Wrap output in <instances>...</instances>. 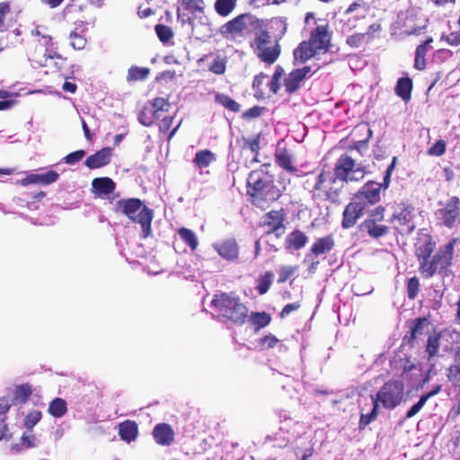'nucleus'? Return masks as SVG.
Returning <instances> with one entry per match:
<instances>
[{"label":"nucleus","instance_id":"1","mask_svg":"<svg viewBox=\"0 0 460 460\" xmlns=\"http://www.w3.org/2000/svg\"><path fill=\"white\" fill-rule=\"evenodd\" d=\"M366 175V166L361 163L357 164L349 155H341L337 160L334 173L323 171L315 176L310 192L314 200L336 201L342 184L339 181H359Z\"/></svg>","mask_w":460,"mask_h":460},{"label":"nucleus","instance_id":"2","mask_svg":"<svg viewBox=\"0 0 460 460\" xmlns=\"http://www.w3.org/2000/svg\"><path fill=\"white\" fill-rule=\"evenodd\" d=\"M247 187L252 204L262 209L278 200L284 190L280 183H276L269 164H264L249 173Z\"/></svg>","mask_w":460,"mask_h":460},{"label":"nucleus","instance_id":"3","mask_svg":"<svg viewBox=\"0 0 460 460\" xmlns=\"http://www.w3.org/2000/svg\"><path fill=\"white\" fill-rule=\"evenodd\" d=\"M279 30V33L271 36L269 31L260 29L250 40V46L256 57L265 64H274L280 56L281 46L280 39L287 31V23L281 18H276L272 21Z\"/></svg>","mask_w":460,"mask_h":460},{"label":"nucleus","instance_id":"4","mask_svg":"<svg viewBox=\"0 0 460 460\" xmlns=\"http://www.w3.org/2000/svg\"><path fill=\"white\" fill-rule=\"evenodd\" d=\"M117 208L131 221L138 223L142 227V236L146 238L151 234V223L153 210L146 206L138 199H120L117 202Z\"/></svg>","mask_w":460,"mask_h":460},{"label":"nucleus","instance_id":"5","mask_svg":"<svg viewBox=\"0 0 460 460\" xmlns=\"http://www.w3.org/2000/svg\"><path fill=\"white\" fill-rule=\"evenodd\" d=\"M404 386L402 381L386 382L376 396H371V402H376L377 406L381 404L384 408L393 410L398 406L403 397Z\"/></svg>","mask_w":460,"mask_h":460},{"label":"nucleus","instance_id":"6","mask_svg":"<svg viewBox=\"0 0 460 460\" xmlns=\"http://www.w3.org/2000/svg\"><path fill=\"white\" fill-rule=\"evenodd\" d=\"M439 208L435 212L436 218L441 226L449 229L460 224V199L452 196L445 202L438 203Z\"/></svg>","mask_w":460,"mask_h":460},{"label":"nucleus","instance_id":"7","mask_svg":"<svg viewBox=\"0 0 460 460\" xmlns=\"http://www.w3.org/2000/svg\"><path fill=\"white\" fill-rule=\"evenodd\" d=\"M261 28L260 21L251 13H243L232 19V40L252 38Z\"/></svg>","mask_w":460,"mask_h":460},{"label":"nucleus","instance_id":"8","mask_svg":"<svg viewBox=\"0 0 460 460\" xmlns=\"http://www.w3.org/2000/svg\"><path fill=\"white\" fill-rule=\"evenodd\" d=\"M31 35L37 37L39 44L45 48L43 56L35 60L39 66H49L54 59L63 60L57 51L52 37L47 33L46 28L37 26L31 31Z\"/></svg>","mask_w":460,"mask_h":460},{"label":"nucleus","instance_id":"9","mask_svg":"<svg viewBox=\"0 0 460 460\" xmlns=\"http://www.w3.org/2000/svg\"><path fill=\"white\" fill-rule=\"evenodd\" d=\"M210 307L212 317L219 323L226 324L228 329L230 296L226 293L216 295L211 301Z\"/></svg>","mask_w":460,"mask_h":460},{"label":"nucleus","instance_id":"10","mask_svg":"<svg viewBox=\"0 0 460 460\" xmlns=\"http://www.w3.org/2000/svg\"><path fill=\"white\" fill-rule=\"evenodd\" d=\"M315 71L310 66H305L291 71L284 81L286 92L289 94L296 93L302 86L303 82L311 77Z\"/></svg>","mask_w":460,"mask_h":460},{"label":"nucleus","instance_id":"11","mask_svg":"<svg viewBox=\"0 0 460 460\" xmlns=\"http://www.w3.org/2000/svg\"><path fill=\"white\" fill-rule=\"evenodd\" d=\"M285 213L283 209L271 210L266 213L261 221V226L265 228L266 233H275L277 236L284 232Z\"/></svg>","mask_w":460,"mask_h":460},{"label":"nucleus","instance_id":"12","mask_svg":"<svg viewBox=\"0 0 460 460\" xmlns=\"http://www.w3.org/2000/svg\"><path fill=\"white\" fill-rule=\"evenodd\" d=\"M313 48L319 53L326 52L330 47L331 34L327 24H318L310 33L308 40Z\"/></svg>","mask_w":460,"mask_h":460},{"label":"nucleus","instance_id":"13","mask_svg":"<svg viewBox=\"0 0 460 460\" xmlns=\"http://www.w3.org/2000/svg\"><path fill=\"white\" fill-rule=\"evenodd\" d=\"M380 190L381 186L378 185V182L369 181L356 193L354 199L357 201L363 202L366 208L367 205H374L379 202Z\"/></svg>","mask_w":460,"mask_h":460},{"label":"nucleus","instance_id":"14","mask_svg":"<svg viewBox=\"0 0 460 460\" xmlns=\"http://www.w3.org/2000/svg\"><path fill=\"white\" fill-rule=\"evenodd\" d=\"M365 204L353 199L344 208L341 226L345 229L352 227L363 216Z\"/></svg>","mask_w":460,"mask_h":460},{"label":"nucleus","instance_id":"15","mask_svg":"<svg viewBox=\"0 0 460 460\" xmlns=\"http://www.w3.org/2000/svg\"><path fill=\"white\" fill-rule=\"evenodd\" d=\"M446 334L440 332L438 334H434L433 336H429L428 339L426 352L428 353V360L430 365L428 374L435 375L438 372V369L435 367V364L433 363L435 358L438 356V349L442 344V341L445 339Z\"/></svg>","mask_w":460,"mask_h":460},{"label":"nucleus","instance_id":"16","mask_svg":"<svg viewBox=\"0 0 460 460\" xmlns=\"http://www.w3.org/2000/svg\"><path fill=\"white\" fill-rule=\"evenodd\" d=\"M455 241H451L446 245L439 248L438 252L433 256L435 264L438 270L447 269L451 265L454 253Z\"/></svg>","mask_w":460,"mask_h":460},{"label":"nucleus","instance_id":"17","mask_svg":"<svg viewBox=\"0 0 460 460\" xmlns=\"http://www.w3.org/2000/svg\"><path fill=\"white\" fill-rule=\"evenodd\" d=\"M155 442L161 446H170L174 440V431L167 423H159L153 429Z\"/></svg>","mask_w":460,"mask_h":460},{"label":"nucleus","instance_id":"18","mask_svg":"<svg viewBox=\"0 0 460 460\" xmlns=\"http://www.w3.org/2000/svg\"><path fill=\"white\" fill-rule=\"evenodd\" d=\"M319 54L308 40L302 41L293 51L294 64H303L307 60Z\"/></svg>","mask_w":460,"mask_h":460},{"label":"nucleus","instance_id":"19","mask_svg":"<svg viewBox=\"0 0 460 460\" xmlns=\"http://www.w3.org/2000/svg\"><path fill=\"white\" fill-rule=\"evenodd\" d=\"M111 148H102L95 154L88 156L84 164L90 169H97L105 166L111 162Z\"/></svg>","mask_w":460,"mask_h":460},{"label":"nucleus","instance_id":"20","mask_svg":"<svg viewBox=\"0 0 460 460\" xmlns=\"http://www.w3.org/2000/svg\"><path fill=\"white\" fill-rule=\"evenodd\" d=\"M308 236L302 231L296 229L289 233L285 240V248L288 251H298L305 246Z\"/></svg>","mask_w":460,"mask_h":460},{"label":"nucleus","instance_id":"21","mask_svg":"<svg viewBox=\"0 0 460 460\" xmlns=\"http://www.w3.org/2000/svg\"><path fill=\"white\" fill-rule=\"evenodd\" d=\"M92 188L95 195L104 197L113 193L116 184L109 177H100L93 180Z\"/></svg>","mask_w":460,"mask_h":460},{"label":"nucleus","instance_id":"22","mask_svg":"<svg viewBox=\"0 0 460 460\" xmlns=\"http://www.w3.org/2000/svg\"><path fill=\"white\" fill-rule=\"evenodd\" d=\"M275 160L278 165L288 172H296V168L294 166V157L290 152H288L281 144L279 142L276 152Z\"/></svg>","mask_w":460,"mask_h":460},{"label":"nucleus","instance_id":"23","mask_svg":"<svg viewBox=\"0 0 460 460\" xmlns=\"http://www.w3.org/2000/svg\"><path fill=\"white\" fill-rule=\"evenodd\" d=\"M40 440L32 431L26 430L22 433L21 441L12 446V450L15 453H19L29 448L37 447L40 446Z\"/></svg>","mask_w":460,"mask_h":460},{"label":"nucleus","instance_id":"24","mask_svg":"<svg viewBox=\"0 0 460 460\" xmlns=\"http://www.w3.org/2000/svg\"><path fill=\"white\" fill-rule=\"evenodd\" d=\"M360 228L361 231L367 232L372 238L383 237L389 232L388 226L377 224L375 219H366L360 225Z\"/></svg>","mask_w":460,"mask_h":460},{"label":"nucleus","instance_id":"25","mask_svg":"<svg viewBox=\"0 0 460 460\" xmlns=\"http://www.w3.org/2000/svg\"><path fill=\"white\" fill-rule=\"evenodd\" d=\"M413 209L411 207L403 208L400 212L394 215V221L397 222L400 226H406V233L410 234L415 229L412 223Z\"/></svg>","mask_w":460,"mask_h":460},{"label":"nucleus","instance_id":"26","mask_svg":"<svg viewBox=\"0 0 460 460\" xmlns=\"http://www.w3.org/2000/svg\"><path fill=\"white\" fill-rule=\"evenodd\" d=\"M435 242H433L431 236L429 235H425L422 238H420L416 244L415 251L418 261L425 260L427 257H430L435 249Z\"/></svg>","mask_w":460,"mask_h":460},{"label":"nucleus","instance_id":"27","mask_svg":"<svg viewBox=\"0 0 460 460\" xmlns=\"http://www.w3.org/2000/svg\"><path fill=\"white\" fill-rule=\"evenodd\" d=\"M334 247V239L332 235L318 238L311 247V252L319 256L331 252Z\"/></svg>","mask_w":460,"mask_h":460},{"label":"nucleus","instance_id":"28","mask_svg":"<svg viewBox=\"0 0 460 460\" xmlns=\"http://www.w3.org/2000/svg\"><path fill=\"white\" fill-rule=\"evenodd\" d=\"M137 433L138 429L135 421L126 420L119 424V434L122 440L130 443L137 438Z\"/></svg>","mask_w":460,"mask_h":460},{"label":"nucleus","instance_id":"29","mask_svg":"<svg viewBox=\"0 0 460 460\" xmlns=\"http://www.w3.org/2000/svg\"><path fill=\"white\" fill-rule=\"evenodd\" d=\"M67 412V402L66 400L57 397L53 399L48 408V413L54 418L60 419Z\"/></svg>","mask_w":460,"mask_h":460},{"label":"nucleus","instance_id":"30","mask_svg":"<svg viewBox=\"0 0 460 460\" xmlns=\"http://www.w3.org/2000/svg\"><path fill=\"white\" fill-rule=\"evenodd\" d=\"M412 81L409 77L399 78L395 86L396 94L407 102L411 99Z\"/></svg>","mask_w":460,"mask_h":460},{"label":"nucleus","instance_id":"31","mask_svg":"<svg viewBox=\"0 0 460 460\" xmlns=\"http://www.w3.org/2000/svg\"><path fill=\"white\" fill-rule=\"evenodd\" d=\"M379 26H376L375 24L370 25L368 28V31L365 33H355L347 38V44L349 45L352 48H358L363 43L370 40V31H376L378 30Z\"/></svg>","mask_w":460,"mask_h":460},{"label":"nucleus","instance_id":"32","mask_svg":"<svg viewBox=\"0 0 460 460\" xmlns=\"http://www.w3.org/2000/svg\"><path fill=\"white\" fill-rule=\"evenodd\" d=\"M419 261V271L421 276L425 279L433 277L438 270L433 257H427L425 260H420Z\"/></svg>","mask_w":460,"mask_h":460},{"label":"nucleus","instance_id":"33","mask_svg":"<svg viewBox=\"0 0 460 460\" xmlns=\"http://www.w3.org/2000/svg\"><path fill=\"white\" fill-rule=\"evenodd\" d=\"M215 160V155L209 150H201L196 153L194 164L200 169L208 167Z\"/></svg>","mask_w":460,"mask_h":460},{"label":"nucleus","instance_id":"34","mask_svg":"<svg viewBox=\"0 0 460 460\" xmlns=\"http://www.w3.org/2000/svg\"><path fill=\"white\" fill-rule=\"evenodd\" d=\"M270 320V315L266 312L252 313L249 316V322L255 326L256 330H260L269 325Z\"/></svg>","mask_w":460,"mask_h":460},{"label":"nucleus","instance_id":"35","mask_svg":"<svg viewBox=\"0 0 460 460\" xmlns=\"http://www.w3.org/2000/svg\"><path fill=\"white\" fill-rule=\"evenodd\" d=\"M32 394L31 385L22 384L17 385L14 390L13 400L19 403H25Z\"/></svg>","mask_w":460,"mask_h":460},{"label":"nucleus","instance_id":"36","mask_svg":"<svg viewBox=\"0 0 460 460\" xmlns=\"http://www.w3.org/2000/svg\"><path fill=\"white\" fill-rule=\"evenodd\" d=\"M248 317V309L245 305L235 302L232 305V322L242 324Z\"/></svg>","mask_w":460,"mask_h":460},{"label":"nucleus","instance_id":"37","mask_svg":"<svg viewBox=\"0 0 460 460\" xmlns=\"http://www.w3.org/2000/svg\"><path fill=\"white\" fill-rule=\"evenodd\" d=\"M274 279V274L267 271L257 279L256 289L260 295H264L270 289Z\"/></svg>","mask_w":460,"mask_h":460},{"label":"nucleus","instance_id":"38","mask_svg":"<svg viewBox=\"0 0 460 460\" xmlns=\"http://www.w3.org/2000/svg\"><path fill=\"white\" fill-rule=\"evenodd\" d=\"M178 234L181 239L194 251L198 247L199 242L196 234L188 228L181 227L179 229Z\"/></svg>","mask_w":460,"mask_h":460},{"label":"nucleus","instance_id":"39","mask_svg":"<svg viewBox=\"0 0 460 460\" xmlns=\"http://www.w3.org/2000/svg\"><path fill=\"white\" fill-rule=\"evenodd\" d=\"M150 73V69L147 67H139L137 66H132L128 71L127 75V81H142L145 80Z\"/></svg>","mask_w":460,"mask_h":460},{"label":"nucleus","instance_id":"40","mask_svg":"<svg viewBox=\"0 0 460 460\" xmlns=\"http://www.w3.org/2000/svg\"><path fill=\"white\" fill-rule=\"evenodd\" d=\"M42 412L39 410L29 411L22 420V425L26 430L32 431L34 426L41 420Z\"/></svg>","mask_w":460,"mask_h":460},{"label":"nucleus","instance_id":"41","mask_svg":"<svg viewBox=\"0 0 460 460\" xmlns=\"http://www.w3.org/2000/svg\"><path fill=\"white\" fill-rule=\"evenodd\" d=\"M372 402V409H371L370 412L364 413L363 412L364 409L361 410L362 412L360 415V420H359V424H358V427L360 429H365L369 423L374 421L376 420V418L377 417V414H378L377 403H376V402Z\"/></svg>","mask_w":460,"mask_h":460},{"label":"nucleus","instance_id":"42","mask_svg":"<svg viewBox=\"0 0 460 460\" xmlns=\"http://www.w3.org/2000/svg\"><path fill=\"white\" fill-rule=\"evenodd\" d=\"M178 6L186 9L187 12L194 14L196 13H203V0H181Z\"/></svg>","mask_w":460,"mask_h":460},{"label":"nucleus","instance_id":"43","mask_svg":"<svg viewBox=\"0 0 460 460\" xmlns=\"http://www.w3.org/2000/svg\"><path fill=\"white\" fill-rule=\"evenodd\" d=\"M227 58L222 55H217L209 66V71L217 75H221L226 71Z\"/></svg>","mask_w":460,"mask_h":460},{"label":"nucleus","instance_id":"44","mask_svg":"<svg viewBox=\"0 0 460 460\" xmlns=\"http://www.w3.org/2000/svg\"><path fill=\"white\" fill-rule=\"evenodd\" d=\"M70 46L76 50L84 49L86 45V38L83 33L75 31H71L69 34Z\"/></svg>","mask_w":460,"mask_h":460},{"label":"nucleus","instance_id":"45","mask_svg":"<svg viewBox=\"0 0 460 460\" xmlns=\"http://www.w3.org/2000/svg\"><path fill=\"white\" fill-rule=\"evenodd\" d=\"M149 109H154L155 111H161L163 113H168L171 108V104L168 100L157 97L151 101L150 106H147Z\"/></svg>","mask_w":460,"mask_h":460},{"label":"nucleus","instance_id":"46","mask_svg":"<svg viewBox=\"0 0 460 460\" xmlns=\"http://www.w3.org/2000/svg\"><path fill=\"white\" fill-rule=\"evenodd\" d=\"M265 111V107L255 105L243 111L241 115V118L244 120L251 121L256 118L261 117Z\"/></svg>","mask_w":460,"mask_h":460},{"label":"nucleus","instance_id":"47","mask_svg":"<svg viewBox=\"0 0 460 460\" xmlns=\"http://www.w3.org/2000/svg\"><path fill=\"white\" fill-rule=\"evenodd\" d=\"M155 30L157 37L164 43L169 41L173 36L172 29L166 25L157 24Z\"/></svg>","mask_w":460,"mask_h":460},{"label":"nucleus","instance_id":"48","mask_svg":"<svg viewBox=\"0 0 460 460\" xmlns=\"http://www.w3.org/2000/svg\"><path fill=\"white\" fill-rule=\"evenodd\" d=\"M39 174V184L40 185H49L58 179V173L56 171H49L43 173Z\"/></svg>","mask_w":460,"mask_h":460},{"label":"nucleus","instance_id":"49","mask_svg":"<svg viewBox=\"0 0 460 460\" xmlns=\"http://www.w3.org/2000/svg\"><path fill=\"white\" fill-rule=\"evenodd\" d=\"M190 13L187 12L181 6L177 7V18L182 26L189 25L193 29V18L190 15Z\"/></svg>","mask_w":460,"mask_h":460},{"label":"nucleus","instance_id":"50","mask_svg":"<svg viewBox=\"0 0 460 460\" xmlns=\"http://www.w3.org/2000/svg\"><path fill=\"white\" fill-rule=\"evenodd\" d=\"M447 376L454 385L460 384V356L456 364L448 368Z\"/></svg>","mask_w":460,"mask_h":460},{"label":"nucleus","instance_id":"51","mask_svg":"<svg viewBox=\"0 0 460 460\" xmlns=\"http://www.w3.org/2000/svg\"><path fill=\"white\" fill-rule=\"evenodd\" d=\"M420 283L417 277L409 279L407 283V294L410 299H414L419 292Z\"/></svg>","mask_w":460,"mask_h":460},{"label":"nucleus","instance_id":"52","mask_svg":"<svg viewBox=\"0 0 460 460\" xmlns=\"http://www.w3.org/2000/svg\"><path fill=\"white\" fill-rule=\"evenodd\" d=\"M446 142L439 139L428 149V154L432 156H441L446 152Z\"/></svg>","mask_w":460,"mask_h":460},{"label":"nucleus","instance_id":"53","mask_svg":"<svg viewBox=\"0 0 460 460\" xmlns=\"http://www.w3.org/2000/svg\"><path fill=\"white\" fill-rule=\"evenodd\" d=\"M215 10L221 16H227L230 13V0H217Z\"/></svg>","mask_w":460,"mask_h":460},{"label":"nucleus","instance_id":"54","mask_svg":"<svg viewBox=\"0 0 460 460\" xmlns=\"http://www.w3.org/2000/svg\"><path fill=\"white\" fill-rule=\"evenodd\" d=\"M266 78H268V75L264 73H260L254 77L252 88L255 91L256 95H262L264 93L262 85Z\"/></svg>","mask_w":460,"mask_h":460},{"label":"nucleus","instance_id":"55","mask_svg":"<svg viewBox=\"0 0 460 460\" xmlns=\"http://www.w3.org/2000/svg\"><path fill=\"white\" fill-rule=\"evenodd\" d=\"M296 271V267L293 266H282L279 270V277L278 279L279 283L287 281L291 276Z\"/></svg>","mask_w":460,"mask_h":460},{"label":"nucleus","instance_id":"56","mask_svg":"<svg viewBox=\"0 0 460 460\" xmlns=\"http://www.w3.org/2000/svg\"><path fill=\"white\" fill-rule=\"evenodd\" d=\"M85 155V151L84 150H77L75 152H72L66 155L63 160L66 164H75L81 161Z\"/></svg>","mask_w":460,"mask_h":460},{"label":"nucleus","instance_id":"57","mask_svg":"<svg viewBox=\"0 0 460 460\" xmlns=\"http://www.w3.org/2000/svg\"><path fill=\"white\" fill-rule=\"evenodd\" d=\"M396 157H394L392 164L386 168L383 182L378 183L379 186H381V190H386L389 187L390 181H391V175L393 173V171L394 169Z\"/></svg>","mask_w":460,"mask_h":460},{"label":"nucleus","instance_id":"58","mask_svg":"<svg viewBox=\"0 0 460 460\" xmlns=\"http://www.w3.org/2000/svg\"><path fill=\"white\" fill-rule=\"evenodd\" d=\"M138 121L142 125L146 127H150L153 125L151 111H149V108L147 106H145L144 109L138 114Z\"/></svg>","mask_w":460,"mask_h":460},{"label":"nucleus","instance_id":"59","mask_svg":"<svg viewBox=\"0 0 460 460\" xmlns=\"http://www.w3.org/2000/svg\"><path fill=\"white\" fill-rule=\"evenodd\" d=\"M426 324V320L418 318L415 320L411 329V334L412 339H416L420 334L422 333L423 328Z\"/></svg>","mask_w":460,"mask_h":460},{"label":"nucleus","instance_id":"60","mask_svg":"<svg viewBox=\"0 0 460 460\" xmlns=\"http://www.w3.org/2000/svg\"><path fill=\"white\" fill-rule=\"evenodd\" d=\"M215 250L218 252L220 256L226 259H230V244L227 242L219 243H214Z\"/></svg>","mask_w":460,"mask_h":460},{"label":"nucleus","instance_id":"61","mask_svg":"<svg viewBox=\"0 0 460 460\" xmlns=\"http://www.w3.org/2000/svg\"><path fill=\"white\" fill-rule=\"evenodd\" d=\"M279 342V340L276 338V336L272 334H269L261 338L259 341V344L262 349H271L273 348L277 343Z\"/></svg>","mask_w":460,"mask_h":460},{"label":"nucleus","instance_id":"62","mask_svg":"<svg viewBox=\"0 0 460 460\" xmlns=\"http://www.w3.org/2000/svg\"><path fill=\"white\" fill-rule=\"evenodd\" d=\"M427 402L426 399L421 395L420 400L413 404L406 413V418L410 419L416 415Z\"/></svg>","mask_w":460,"mask_h":460},{"label":"nucleus","instance_id":"63","mask_svg":"<svg viewBox=\"0 0 460 460\" xmlns=\"http://www.w3.org/2000/svg\"><path fill=\"white\" fill-rule=\"evenodd\" d=\"M159 129L162 132H167L172 126L173 117L164 114L160 119Z\"/></svg>","mask_w":460,"mask_h":460},{"label":"nucleus","instance_id":"64","mask_svg":"<svg viewBox=\"0 0 460 460\" xmlns=\"http://www.w3.org/2000/svg\"><path fill=\"white\" fill-rule=\"evenodd\" d=\"M447 41L449 45L458 46L460 44V30L447 35Z\"/></svg>","mask_w":460,"mask_h":460}]
</instances>
